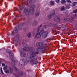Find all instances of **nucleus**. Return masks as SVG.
I'll return each mask as SVG.
<instances>
[{
    "label": "nucleus",
    "instance_id": "obj_9",
    "mask_svg": "<svg viewBox=\"0 0 77 77\" xmlns=\"http://www.w3.org/2000/svg\"><path fill=\"white\" fill-rule=\"evenodd\" d=\"M9 56L11 57V60H12L14 59V54L12 52H11L9 53Z\"/></svg>",
    "mask_w": 77,
    "mask_h": 77
},
{
    "label": "nucleus",
    "instance_id": "obj_36",
    "mask_svg": "<svg viewBox=\"0 0 77 77\" xmlns=\"http://www.w3.org/2000/svg\"><path fill=\"white\" fill-rule=\"evenodd\" d=\"M2 65L3 66H5V63H2Z\"/></svg>",
    "mask_w": 77,
    "mask_h": 77
},
{
    "label": "nucleus",
    "instance_id": "obj_38",
    "mask_svg": "<svg viewBox=\"0 0 77 77\" xmlns=\"http://www.w3.org/2000/svg\"><path fill=\"white\" fill-rule=\"evenodd\" d=\"M14 69H15V70H16V71H17V68L15 67L14 68Z\"/></svg>",
    "mask_w": 77,
    "mask_h": 77
},
{
    "label": "nucleus",
    "instance_id": "obj_52",
    "mask_svg": "<svg viewBox=\"0 0 77 77\" xmlns=\"http://www.w3.org/2000/svg\"><path fill=\"white\" fill-rule=\"evenodd\" d=\"M56 33V32H55V33Z\"/></svg>",
    "mask_w": 77,
    "mask_h": 77
},
{
    "label": "nucleus",
    "instance_id": "obj_33",
    "mask_svg": "<svg viewBox=\"0 0 77 77\" xmlns=\"http://www.w3.org/2000/svg\"><path fill=\"white\" fill-rule=\"evenodd\" d=\"M73 17L75 18H76L77 17V14H73Z\"/></svg>",
    "mask_w": 77,
    "mask_h": 77
},
{
    "label": "nucleus",
    "instance_id": "obj_27",
    "mask_svg": "<svg viewBox=\"0 0 77 77\" xmlns=\"http://www.w3.org/2000/svg\"><path fill=\"white\" fill-rule=\"evenodd\" d=\"M64 20L66 21H69V19L67 18H64Z\"/></svg>",
    "mask_w": 77,
    "mask_h": 77
},
{
    "label": "nucleus",
    "instance_id": "obj_13",
    "mask_svg": "<svg viewBox=\"0 0 77 77\" xmlns=\"http://www.w3.org/2000/svg\"><path fill=\"white\" fill-rule=\"evenodd\" d=\"M25 5H26V4L25 3L23 4L21 6H20V10H23V9H24V8L25 7Z\"/></svg>",
    "mask_w": 77,
    "mask_h": 77
},
{
    "label": "nucleus",
    "instance_id": "obj_14",
    "mask_svg": "<svg viewBox=\"0 0 77 77\" xmlns=\"http://www.w3.org/2000/svg\"><path fill=\"white\" fill-rule=\"evenodd\" d=\"M50 4L51 6H53V5H54V2L53 1H51L50 2Z\"/></svg>",
    "mask_w": 77,
    "mask_h": 77
},
{
    "label": "nucleus",
    "instance_id": "obj_44",
    "mask_svg": "<svg viewBox=\"0 0 77 77\" xmlns=\"http://www.w3.org/2000/svg\"><path fill=\"white\" fill-rule=\"evenodd\" d=\"M28 71H30V69H29Z\"/></svg>",
    "mask_w": 77,
    "mask_h": 77
},
{
    "label": "nucleus",
    "instance_id": "obj_2",
    "mask_svg": "<svg viewBox=\"0 0 77 77\" xmlns=\"http://www.w3.org/2000/svg\"><path fill=\"white\" fill-rule=\"evenodd\" d=\"M35 0H27V5L29 6V10L32 13H34L35 10L34 8H35V5H32V3L35 2Z\"/></svg>",
    "mask_w": 77,
    "mask_h": 77
},
{
    "label": "nucleus",
    "instance_id": "obj_47",
    "mask_svg": "<svg viewBox=\"0 0 77 77\" xmlns=\"http://www.w3.org/2000/svg\"><path fill=\"white\" fill-rule=\"evenodd\" d=\"M60 2H59V1L58 2V3H60Z\"/></svg>",
    "mask_w": 77,
    "mask_h": 77
},
{
    "label": "nucleus",
    "instance_id": "obj_17",
    "mask_svg": "<svg viewBox=\"0 0 77 77\" xmlns=\"http://www.w3.org/2000/svg\"><path fill=\"white\" fill-rule=\"evenodd\" d=\"M74 20V18L73 17H71L69 19V21H73Z\"/></svg>",
    "mask_w": 77,
    "mask_h": 77
},
{
    "label": "nucleus",
    "instance_id": "obj_23",
    "mask_svg": "<svg viewBox=\"0 0 77 77\" xmlns=\"http://www.w3.org/2000/svg\"><path fill=\"white\" fill-rule=\"evenodd\" d=\"M42 27V25H40L39 27L38 28V29L37 30V32H39V30H40V29H41V27Z\"/></svg>",
    "mask_w": 77,
    "mask_h": 77
},
{
    "label": "nucleus",
    "instance_id": "obj_19",
    "mask_svg": "<svg viewBox=\"0 0 77 77\" xmlns=\"http://www.w3.org/2000/svg\"><path fill=\"white\" fill-rule=\"evenodd\" d=\"M32 24L34 26L36 25V24H37V22L36 21L34 20L32 22Z\"/></svg>",
    "mask_w": 77,
    "mask_h": 77
},
{
    "label": "nucleus",
    "instance_id": "obj_43",
    "mask_svg": "<svg viewBox=\"0 0 77 77\" xmlns=\"http://www.w3.org/2000/svg\"><path fill=\"white\" fill-rule=\"evenodd\" d=\"M18 17H17V16H16V17L17 18H18Z\"/></svg>",
    "mask_w": 77,
    "mask_h": 77
},
{
    "label": "nucleus",
    "instance_id": "obj_22",
    "mask_svg": "<svg viewBox=\"0 0 77 77\" xmlns=\"http://www.w3.org/2000/svg\"><path fill=\"white\" fill-rule=\"evenodd\" d=\"M23 75V72H20L19 73V75L20 76H21Z\"/></svg>",
    "mask_w": 77,
    "mask_h": 77
},
{
    "label": "nucleus",
    "instance_id": "obj_32",
    "mask_svg": "<svg viewBox=\"0 0 77 77\" xmlns=\"http://www.w3.org/2000/svg\"><path fill=\"white\" fill-rule=\"evenodd\" d=\"M73 13H77V9L74 10L73 11Z\"/></svg>",
    "mask_w": 77,
    "mask_h": 77
},
{
    "label": "nucleus",
    "instance_id": "obj_39",
    "mask_svg": "<svg viewBox=\"0 0 77 77\" xmlns=\"http://www.w3.org/2000/svg\"><path fill=\"white\" fill-rule=\"evenodd\" d=\"M55 2H57V3H58V0H56Z\"/></svg>",
    "mask_w": 77,
    "mask_h": 77
},
{
    "label": "nucleus",
    "instance_id": "obj_54",
    "mask_svg": "<svg viewBox=\"0 0 77 77\" xmlns=\"http://www.w3.org/2000/svg\"><path fill=\"white\" fill-rule=\"evenodd\" d=\"M57 11H58V10H57Z\"/></svg>",
    "mask_w": 77,
    "mask_h": 77
},
{
    "label": "nucleus",
    "instance_id": "obj_6",
    "mask_svg": "<svg viewBox=\"0 0 77 77\" xmlns=\"http://www.w3.org/2000/svg\"><path fill=\"white\" fill-rule=\"evenodd\" d=\"M24 15H26V16H29V11L27 8H25L24 10Z\"/></svg>",
    "mask_w": 77,
    "mask_h": 77
},
{
    "label": "nucleus",
    "instance_id": "obj_28",
    "mask_svg": "<svg viewBox=\"0 0 77 77\" xmlns=\"http://www.w3.org/2000/svg\"><path fill=\"white\" fill-rule=\"evenodd\" d=\"M9 70L11 73L12 72H13V71L12 70V69L11 67L9 68Z\"/></svg>",
    "mask_w": 77,
    "mask_h": 77
},
{
    "label": "nucleus",
    "instance_id": "obj_5",
    "mask_svg": "<svg viewBox=\"0 0 77 77\" xmlns=\"http://www.w3.org/2000/svg\"><path fill=\"white\" fill-rule=\"evenodd\" d=\"M24 60H21L20 61V68H23L24 67Z\"/></svg>",
    "mask_w": 77,
    "mask_h": 77
},
{
    "label": "nucleus",
    "instance_id": "obj_26",
    "mask_svg": "<svg viewBox=\"0 0 77 77\" xmlns=\"http://www.w3.org/2000/svg\"><path fill=\"white\" fill-rule=\"evenodd\" d=\"M65 9V7H64V6H63L61 8V11H64Z\"/></svg>",
    "mask_w": 77,
    "mask_h": 77
},
{
    "label": "nucleus",
    "instance_id": "obj_24",
    "mask_svg": "<svg viewBox=\"0 0 77 77\" xmlns=\"http://www.w3.org/2000/svg\"><path fill=\"white\" fill-rule=\"evenodd\" d=\"M39 15V12H37L35 14V16H36V17H38Z\"/></svg>",
    "mask_w": 77,
    "mask_h": 77
},
{
    "label": "nucleus",
    "instance_id": "obj_37",
    "mask_svg": "<svg viewBox=\"0 0 77 77\" xmlns=\"http://www.w3.org/2000/svg\"><path fill=\"white\" fill-rule=\"evenodd\" d=\"M1 72L3 75H4V73H3V71H2V70H1Z\"/></svg>",
    "mask_w": 77,
    "mask_h": 77
},
{
    "label": "nucleus",
    "instance_id": "obj_45",
    "mask_svg": "<svg viewBox=\"0 0 77 77\" xmlns=\"http://www.w3.org/2000/svg\"><path fill=\"white\" fill-rule=\"evenodd\" d=\"M2 2H3V0H2Z\"/></svg>",
    "mask_w": 77,
    "mask_h": 77
},
{
    "label": "nucleus",
    "instance_id": "obj_1",
    "mask_svg": "<svg viewBox=\"0 0 77 77\" xmlns=\"http://www.w3.org/2000/svg\"><path fill=\"white\" fill-rule=\"evenodd\" d=\"M36 45L37 47L39 48L37 49V52H35V49L33 47H31L29 48H26V47H24L20 52V56L21 57H25L26 56V54L24 52L25 51H27L29 50L31 54L30 57L32 59L29 60H27L26 62H27V63H33L34 65L37 64L38 63L37 59L35 58V56L36 54H38V53H41V52L43 51L44 50H45V45H44L43 43H37Z\"/></svg>",
    "mask_w": 77,
    "mask_h": 77
},
{
    "label": "nucleus",
    "instance_id": "obj_21",
    "mask_svg": "<svg viewBox=\"0 0 77 77\" xmlns=\"http://www.w3.org/2000/svg\"><path fill=\"white\" fill-rule=\"evenodd\" d=\"M70 7H71V5H70V4H69L66 6V9H69L70 8Z\"/></svg>",
    "mask_w": 77,
    "mask_h": 77
},
{
    "label": "nucleus",
    "instance_id": "obj_29",
    "mask_svg": "<svg viewBox=\"0 0 77 77\" xmlns=\"http://www.w3.org/2000/svg\"><path fill=\"white\" fill-rule=\"evenodd\" d=\"M13 77H18V76L17 75L14 74L13 75Z\"/></svg>",
    "mask_w": 77,
    "mask_h": 77
},
{
    "label": "nucleus",
    "instance_id": "obj_31",
    "mask_svg": "<svg viewBox=\"0 0 77 77\" xmlns=\"http://www.w3.org/2000/svg\"><path fill=\"white\" fill-rule=\"evenodd\" d=\"M45 27V29H47V27H48V25H45L44 26Z\"/></svg>",
    "mask_w": 77,
    "mask_h": 77
},
{
    "label": "nucleus",
    "instance_id": "obj_50",
    "mask_svg": "<svg viewBox=\"0 0 77 77\" xmlns=\"http://www.w3.org/2000/svg\"><path fill=\"white\" fill-rule=\"evenodd\" d=\"M69 33H68V35H69Z\"/></svg>",
    "mask_w": 77,
    "mask_h": 77
},
{
    "label": "nucleus",
    "instance_id": "obj_20",
    "mask_svg": "<svg viewBox=\"0 0 77 77\" xmlns=\"http://www.w3.org/2000/svg\"><path fill=\"white\" fill-rule=\"evenodd\" d=\"M27 36L28 38H30L31 36V34L30 32L28 33L27 34Z\"/></svg>",
    "mask_w": 77,
    "mask_h": 77
},
{
    "label": "nucleus",
    "instance_id": "obj_3",
    "mask_svg": "<svg viewBox=\"0 0 77 77\" xmlns=\"http://www.w3.org/2000/svg\"><path fill=\"white\" fill-rule=\"evenodd\" d=\"M20 29H22V26H18L17 28H16L14 29V30L11 32V35L12 36H14L15 33H18V30H20Z\"/></svg>",
    "mask_w": 77,
    "mask_h": 77
},
{
    "label": "nucleus",
    "instance_id": "obj_12",
    "mask_svg": "<svg viewBox=\"0 0 77 77\" xmlns=\"http://www.w3.org/2000/svg\"><path fill=\"white\" fill-rule=\"evenodd\" d=\"M11 48L10 47H8L7 50L6 51L7 53H11V52H12L11 51Z\"/></svg>",
    "mask_w": 77,
    "mask_h": 77
},
{
    "label": "nucleus",
    "instance_id": "obj_46",
    "mask_svg": "<svg viewBox=\"0 0 77 77\" xmlns=\"http://www.w3.org/2000/svg\"><path fill=\"white\" fill-rule=\"evenodd\" d=\"M57 11V13L58 12Z\"/></svg>",
    "mask_w": 77,
    "mask_h": 77
},
{
    "label": "nucleus",
    "instance_id": "obj_40",
    "mask_svg": "<svg viewBox=\"0 0 77 77\" xmlns=\"http://www.w3.org/2000/svg\"><path fill=\"white\" fill-rule=\"evenodd\" d=\"M25 44V42H22V44Z\"/></svg>",
    "mask_w": 77,
    "mask_h": 77
},
{
    "label": "nucleus",
    "instance_id": "obj_15",
    "mask_svg": "<svg viewBox=\"0 0 77 77\" xmlns=\"http://www.w3.org/2000/svg\"><path fill=\"white\" fill-rule=\"evenodd\" d=\"M60 3L62 5L65 4V3H66V1L65 0H62L60 2Z\"/></svg>",
    "mask_w": 77,
    "mask_h": 77
},
{
    "label": "nucleus",
    "instance_id": "obj_10",
    "mask_svg": "<svg viewBox=\"0 0 77 77\" xmlns=\"http://www.w3.org/2000/svg\"><path fill=\"white\" fill-rule=\"evenodd\" d=\"M41 36V32L38 33H37L35 36V37L36 38H40Z\"/></svg>",
    "mask_w": 77,
    "mask_h": 77
},
{
    "label": "nucleus",
    "instance_id": "obj_25",
    "mask_svg": "<svg viewBox=\"0 0 77 77\" xmlns=\"http://www.w3.org/2000/svg\"><path fill=\"white\" fill-rule=\"evenodd\" d=\"M45 12H46L47 11H48L49 10V8L48 7H46L45 9Z\"/></svg>",
    "mask_w": 77,
    "mask_h": 77
},
{
    "label": "nucleus",
    "instance_id": "obj_48",
    "mask_svg": "<svg viewBox=\"0 0 77 77\" xmlns=\"http://www.w3.org/2000/svg\"><path fill=\"white\" fill-rule=\"evenodd\" d=\"M60 0H58V1H60Z\"/></svg>",
    "mask_w": 77,
    "mask_h": 77
},
{
    "label": "nucleus",
    "instance_id": "obj_49",
    "mask_svg": "<svg viewBox=\"0 0 77 77\" xmlns=\"http://www.w3.org/2000/svg\"><path fill=\"white\" fill-rule=\"evenodd\" d=\"M59 18H60V16H59Z\"/></svg>",
    "mask_w": 77,
    "mask_h": 77
},
{
    "label": "nucleus",
    "instance_id": "obj_35",
    "mask_svg": "<svg viewBox=\"0 0 77 77\" xmlns=\"http://www.w3.org/2000/svg\"><path fill=\"white\" fill-rule=\"evenodd\" d=\"M23 30V31H24V32H26L27 30V28H24Z\"/></svg>",
    "mask_w": 77,
    "mask_h": 77
},
{
    "label": "nucleus",
    "instance_id": "obj_30",
    "mask_svg": "<svg viewBox=\"0 0 77 77\" xmlns=\"http://www.w3.org/2000/svg\"><path fill=\"white\" fill-rule=\"evenodd\" d=\"M72 5L73 6H75V5H77V2H73L72 3Z\"/></svg>",
    "mask_w": 77,
    "mask_h": 77
},
{
    "label": "nucleus",
    "instance_id": "obj_11",
    "mask_svg": "<svg viewBox=\"0 0 77 77\" xmlns=\"http://www.w3.org/2000/svg\"><path fill=\"white\" fill-rule=\"evenodd\" d=\"M6 68H7V66L4 67L3 69L4 70V71L5 73H6V74H9V71L8 70H7Z\"/></svg>",
    "mask_w": 77,
    "mask_h": 77
},
{
    "label": "nucleus",
    "instance_id": "obj_18",
    "mask_svg": "<svg viewBox=\"0 0 77 77\" xmlns=\"http://www.w3.org/2000/svg\"><path fill=\"white\" fill-rule=\"evenodd\" d=\"M54 20L55 22H57V23L58 22V16H57L55 18Z\"/></svg>",
    "mask_w": 77,
    "mask_h": 77
},
{
    "label": "nucleus",
    "instance_id": "obj_41",
    "mask_svg": "<svg viewBox=\"0 0 77 77\" xmlns=\"http://www.w3.org/2000/svg\"><path fill=\"white\" fill-rule=\"evenodd\" d=\"M9 34L8 35V36H11V34Z\"/></svg>",
    "mask_w": 77,
    "mask_h": 77
},
{
    "label": "nucleus",
    "instance_id": "obj_4",
    "mask_svg": "<svg viewBox=\"0 0 77 77\" xmlns=\"http://www.w3.org/2000/svg\"><path fill=\"white\" fill-rule=\"evenodd\" d=\"M41 35H42L43 38H46L47 36V34H48V31H46L44 32V31L42 30L40 32Z\"/></svg>",
    "mask_w": 77,
    "mask_h": 77
},
{
    "label": "nucleus",
    "instance_id": "obj_51",
    "mask_svg": "<svg viewBox=\"0 0 77 77\" xmlns=\"http://www.w3.org/2000/svg\"><path fill=\"white\" fill-rule=\"evenodd\" d=\"M59 33V32H58V33Z\"/></svg>",
    "mask_w": 77,
    "mask_h": 77
},
{
    "label": "nucleus",
    "instance_id": "obj_7",
    "mask_svg": "<svg viewBox=\"0 0 77 77\" xmlns=\"http://www.w3.org/2000/svg\"><path fill=\"white\" fill-rule=\"evenodd\" d=\"M55 14H56V13H55V12H54L53 13H52L51 15H49L48 17V20H51V19Z\"/></svg>",
    "mask_w": 77,
    "mask_h": 77
},
{
    "label": "nucleus",
    "instance_id": "obj_34",
    "mask_svg": "<svg viewBox=\"0 0 77 77\" xmlns=\"http://www.w3.org/2000/svg\"><path fill=\"white\" fill-rule=\"evenodd\" d=\"M67 2L68 3L70 4V3H71V1H70V0H69L68 1H67Z\"/></svg>",
    "mask_w": 77,
    "mask_h": 77
},
{
    "label": "nucleus",
    "instance_id": "obj_53",
    "mask_svg": "<svg viewBox=\"0 0 77 77\" xmlns=\"http://www.w3.org/2000/svg\"><path fill=\"white\" fill-rule=\"evenodd\" d=\"M23 1H24V0H23Z\"/></svg>",
    "mask_w": 77,
    "mask_h": 77
},
{
    "label": "nucleus",
    "instance_id": "obj_42",
    "mask_svg": "<svg viewBox=\"0 0 77 77\" xmlns=\"http://www.w3.org/2000/svg\"><path fill=\"white\" fill-rule=\"evenodd\" d=\"M60 22V19H59L58 18V22Z\"/></svg>",
    "mask_w": 77,
    "mask_h": 77
},
{
    "label": "nucleus",
    "instance_id": "obj_16",
    "mask_svg": "<svg viewBox=\"0 0 77 77\" xmlns=\"http://www.w3.org/2000/svg\"><path fill=\"white\" fill-rule=\"evenodd\" d=\"M58 29H61L62 30H65V28L64 27L60 26V27H58Z\"/></svg>",
    "mask_w": 77,
    "mask_h": 77
},
{
    "label": "nucleus",
    "instance_id": "obj_8",
    "mask_svg": "<svg viewBox=\"0 0 77 77\" xmlns=\"http://www.w3.org/2000/svg\"><path fill=\"white\" fill-rule=\"evenodd\" d=\"M14 39L15 42H17L18 41V40H19V35H17L15 36L14 37Z\"/></svg>",
    "mask_w": 77,
    "mask_h": 77
}]
</instances>
